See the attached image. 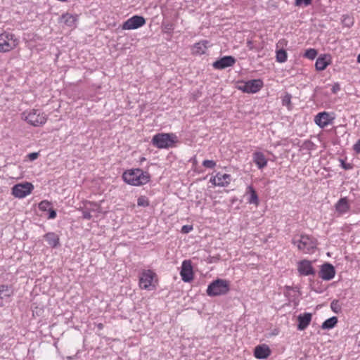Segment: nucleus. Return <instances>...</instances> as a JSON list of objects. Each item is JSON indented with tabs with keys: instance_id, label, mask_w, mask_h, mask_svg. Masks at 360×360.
<instances>
[{
	"instance_id": "f257e3e1",
	"label": "nucleus",
	"mask_w": 360,
	"mask_h": 360,
	"mask_svg": "<svg viewBox=\"0 0 360 360\" xmlns=\"http://www.w3.org/2000/svg\"><path fill=\"white\" fill-rule=\"evenodd\" d=\"M122 178L127 184L140 186L149 182L150 176L148 172L137 168L126 170L122 174Z\"/></svg>"
},
{
	"instance_id": "f03ea898",
	"label": "nucleus",
	"mask_w": 360,
	"mask_h": 360,
	"mask_svg": "<svg viewBox=\"0 0 360 360\" xmlns=\"http://www.w3.org/2000/svg\"><path fill=\"white\" fill-rule=\"evenodd\" d=\"M21 119L28 124L37 127L44 125L48 119L47 115L41 109H27L20 115Z\"/></svg>"
},
{
	"instance_id": "7ed1b4c3",
	"label": "nucleus",
	"mask_w": 360,
	"mask_h": 360,
	"mask_svg": "<svg viewBox=\"0 0 360 360\" xmlns=\"http://www.w3.org/2000/svg\"><path fill=\"white\" fill-rule=\"evenodd\" d=\"M292 243L297 246L300 251L304 254L314 252L317 246L316 239L312 236L306 234L295 236L292 239Z\"/></svg>"
},
{
	"instance_id": "20e7f679",
	"label": "nucleus",
	"mask_w": 360,
	"mask_h": 360,
	"mask_svg": "<svg viewBox=\"0 0 360 360\" xmlns=\"http://www.w3.org/2000/svg\"><path fill=\"white\" fill-rule=\"evenodd\" d=\"M177 141V136L173 133H159L151 140L152 144L160 149L172 148Z\"/></svg>"
},
{
	"instance_id": "39448f33",
	"label": "nucleus",
	"mask_w": 360,
	"mask_h": 360,
	"mask_svg": "<svg viewBox=\"0 0 360 360\" xmlns=\"http://www.w3.org/2000/svg\"><path fill=\"white\" fill-rule=\"evenodd\" d=\"M230 290L229 282L218 278L212 281L207 287V294L210 297L226 295Z\"/></svg>"
},
{
	"instance_id": "423d86ee",
	"label": "nucleus",
	"mask_w": 360,
	"mask_h": 360,
	"mask_svg": "<svg viewBox=\"0 0 360 360\" xmlns=\"http://www.w3.org/2000/svg\"><path fill=\"white\" fill-rule=\"evenodd\" d=\"M18 44V40L12 32L4 31L0 32V53L9 52Z\"/></svg>"
},
{
	"instance_id": "0eeeda50",
	"label": "nucleus",
	"mask_w": 360,
	"mask_h": 360,
	"mask_svg": "<svg viewBox=\"0 0 360 360\" xmlns=\"http://www.w3.org/2000/svg\"><path fill=\"white\" fill-rule=\"evenodd\" d=\"M156 277V274L150 270H143L139 275V286L141 289L146 290H152L155 288L153 283L154 278Z\"/></svg>"
},
{
	"instance_id": "6e6552de",
	"label": "nucleus",
	"mask_w": 360,
	"mask_h": 360,
	"mask_svg": "<svg viewBox=\"0 0 360 360\" xmlns=\"http://www.w3.org/2000/svg\"><path fill=\"white\" fill-rule=\"evenodd\" d=\"M264 82L260 79H255L247 82H241L238 89L244 93L255 94L263 87Z\"/></svg>"
},
{
	"instance_id": "1a4fd4ad",
	"label": "nucleus",
	"mask_w": 360,
	"mask_h": 360,
	"mask_svg": "<svg viewBox=\"0 0 360 360\" xmlns=\"http://www.w3.org/2000/svg\"><path fill=\"white\" fill-rule=\"evenodd\" d=\"M34 189L33 185L30 182H23L14 185L11 189L12 195L17 198H24L30 195Z\"/></svg>"
},
{
	"instance_id": "9d476101",
	"label": "nucleus",
	"mask_w": 360,
	"mask_h": 360,
	"mask_svg": "<svg viewBox=\"0 0 360 360\" xmlns=\"http://www.w3.org/2000/svg\"><path fill=\"white\" fill-rule=\"evenodd\" d=\"M145 23L146 20L143 17L134 15L123 22L122 29L124 30H135L143 26Z\"/></svg>"
},
{
	"instance_id": "9b49d317",
	"label": "nucleus",
	"mask_w": 360,
	"mask_h": 360,
	"mask_svg": "<svg viewBox=\"0 0 360 360\" xmlns=\"http://www.w3.org/2000/svg\"><path fill=\"white\" fill-rule=\"evenodd\" d=\"M335 119V117L333 116L332 114L323 111L319 112L315 117H314V122L316 124H317L320 128H324L327 127L328 125L333 123V120Z\"/></svg>"
},
{
	"instance_id": "f8f14e48",
	"label": "nucleus",
	"mask_w": 360,
	"mask_h": 360,
	"mask_svg": "<svg viewBox=\"0 0 360 360\" xmlns=\"http://www.w3.org/2000/svg\"><path fill=\"white\" fill-rule=\"evenodd\" d=\"M180 275L183 281L188 283L193 278V271L191 262L190 260H184L181 264V269Z\"/></svg>"
},
{
	"instance_id": "ddd939ff",
	"label": "nucleus",
	"mask_w": 360,
	"mask_h": 360,
	"mask_svg": "<svg viewBox=\"0 0 360 360\" xmlns=\"http://www.w3.org/2000/svg\"><path fill=\"white\" fill-rule=\"evenodd\" d=\"M236 60L231 56H226L217 60L212 64V67L216 70H224L232 67L236 63Z\"/></svg>"
},
{
	"instance_id": "4468645a",
	"label": "nucleus",
	"mask_w": 360,
	"mask_h": 360,
	"mask_svg": "<svg viewBox=\"0 0 360 360\" xmlns=\"http://www.w3.org/2000/svg\"><path fill=\"white\" fill-rule=\"evenodd\" d=\"M335 209L338 216L346 214L350 211L351 206L347 197L340 198L335 205Z\"/></svg>"
},
{
	"instance_id": "2eb2a0df",
	"label": "nucleus",
	"mask_w": 360,
	"mask_h": 360,
	"mask_svg": "<svg viewBox=\"0 0 360 360\" xmlns=\"http://www.w3.org/2000/svg\"><path fill=\"white\" fill-rule=\"evenodd\" d=\"M297 270L301 276H310L315 274L311 262L307 259L298 262Z\"/></svg>"
},
{
	"instance_id": "dca6fc26",
	"label": "nucleus",
	"mask_w": 360,
	"mask_h": 360,
	"mask_svg": "<svg viewBox=\"0 0 360 360\" xmlns=\"http://www.w3.org/2000/svg\"><path fill=\"white\" fill-rule=\"evenodd\" d=\"M335 274L334 266L329 264L326 263L321 266L319 276L324 281H330L333 279Z\"/></svg>"
},
{
	"instance_id": "f3484780",
	"label": "nucleus",
	"mask_w": 360,
	"mask_h": 360,
	"mask_svg": "<svg viewBox=\"0 0 360 360\" xmlns=\"http://www.w3.org/2000/svg\"><path fill=\"white\" fill-rule=\"evenodd\" d=\"M271 353L269 347L265 344L259 345L254 349V356L258 359H265L270 356Z\"/></svg>"
},
{
	"instance_id": "a211bd4d",
	"label": "nucleus",
	"mask_w": 360,
	"mask_h": 360,
	"mask_svg": "<svg viewBox=\"0 0 360 360\" xmlns=\"http://www.w3.org/2000/svg\"><path fill=\"white\" fill-rule=\"evenodd\" d=\"M311 314L305 312L304 314H301L297 316V330H305L308 326L310 324L311 321Z\"/></svg>"
},
{
	"instance_id": "6ab92c4d",
	"label": "nucleus",
	"mask_w": 360,
	"mask_h": 360,
	"mask_svg": "<svg viewBox=\"0 0 360 360\" xmlns=\"http://www.w3.org/2000/svg\"><path fill=\"white\" fill-rule=\"evenodd\" d=\"M77 21V15L68 13L63 14L59 20L60 24H63L70 27H75Z\"/></svg>"
},
{
	"instance_id": "aec40b11",
	"label": "nucleus",
	"mask_w": 360,
	"mask_h": 360,
	"mask_svg": "<svg viewBox=\"0 0 360 360\" xmlns=\"http://www.w3.org/2000/svg\"><path fill=\"white\" fill-rule=\"evenodd\" d=\"M252 160L259 169H262L267 165V159L260 151H256L253 153Z\"/></svg>"
},
{
	"instance_id": "412c9836",
	"label": "nucleus",
	"mask_w": 360,
	"mask_h": 360,
	"mask_svg": "<svg viewBox=\"0 0 360 360\" xmlns=\"http://www.w3.org/2000/svg\"><path fill=\"white\" fill-rule=\"evenodd\" d=\"M210 44V41L207 40H202L199 42L195 43L192 48V53L194 55H202L205 54Z\"/></svg>"
},
{
	"instance_id": "4be33fe9",
	"label": "nucleus",
	"mask_w": 360,
	"mask_h": 360,
	"mask_svg": "<svg viewBox=\"0 0 360 360\" xmlns=\"http://www.w3.org/2000/svg\"><path fill=\"white\" fill-rule=\"evenodd\" d=\"M246 194L249 195L248 202L249 204L257 206L259 203V197L252 186H248L246 190Z\"/></svg>"
},
{
	"instance_id": "5701e85b",
	"label": "nucleus",
	"mask_w": 360,
	"mask_h": 360,
	"mask_svg": "<svg viewBox=\"0 0 360 360\" xmlns=\"http://www.w3.org/2000/svg\"><path fill=\"white\" fill-rule=\"evenodd\" d=\"M44 238L51 248H56L59 245V237L53 232L46 233Z\"/></svg>"
},
{
	"instance_id": "b1692460",
	"label": "nucleus",
	"mask_w": 360,
	"mask_h": 360,
	"mask_svg": "<svg viewBox=\"0 0 360 360\" xmlns=\"http://www.w3.org/2000/svg\"><path fill=\"white\" fill-rule=\"evenodd\" d=\"M217 186L219 187H226L227 186L231 180V176L230 174H221L220 172H218L217 174Z\"/></svg>"
},
{
	"instance_id": "393cba45",
	"label": "nucleus",
	"mask_w": 360,
	"mask_h": 360,
	"mask_svg": "<svg viewBox=\"0 0 360 360\" xmlns=\"http://www.w3.org/2000/svg\"><path fill=\"white\" fill-rule=\"evenodd\" d=\"M328 65L329 63L326 60V56H320L316 60L315 68L317 70L322 71L325 70Z\"/></svg>"
},
{
	"instance_id": "a878e982",
	"label": "nucleus",
	"mask_w": 360,
	"mask_h": 360,
	"mask_svg": "<svg viewBox=\"0 0 360 360\" xmlns=\"http://www.w3.org/2000/svg\"><path fill=\"white\" fill-rule=\"evenodd\" d=\"M338 323V318L336 316L330 317L326 319L321 325L322 329L330 330L335 327Z\"/></svg>"
},
{
	"instance_id": "bb28decb",
	"label": "nucleus",
	"mask_w": 360,
	"mask_h": 360,
	"mask_svg": "<svg viewBox=\"0 0 360 360\" xmlns=\"http://www.w3.org/2000/svg\"><path fill=\"white\" fill-rule=\"evenodd\" d=\"M13 294L11 287L7 285H0V299L3 300L5 297H8Z\"/></svg>"
},
{
	"instance_id": "cd10ccee",
	"label": "nucleus",
	"mask_w": 360,
	"mask_h": 360,
	"mask_svg": "<svg viewBox=\"0 0 360 360\" xmlns=\"http://www.w3.org/2000/svg\"><path fill=\"white\" fill-rule=\"evenodd\" d=\"M174 30V25L169 22L163 21L162 23V30L165 34L172 35Z\"/></svg>"
},
{
	"instance_id": "c85d7f7f",
	"label": "nucleus",
	"mask_w": 360,
	"mask_h": 360,
	"mask_svg": "<svg viewBox=\"0 0 360 360\" xmlns=\"http://www.w3.org/2000/svg\"><path fill=\"white\" fill-rule=\"evenodd\" d=\"M276 60L278 63H285L287 60V53L284 49H279L276 51Z\"/></svg>"
},
{
	"instance_id": "c756f323",
	"label": "nucleus",
	"mask_w": 360,
	"mask_h": 360,
	"mask_svg": "<svg viewBox=\"0 0 360 360\" xmlns=\"http://www.w3.org/2000/svg\"><path fill=\"white\" fill-rule=\"evenodd\" d=\"M86 205H87L89 207V209L91 210V214H92V213H98L101 212V207L99 205L96 204V203H94V202H87L86 203H85Z\"/></svg>"
},
{
	"instance_id": "7c9ffc66",
	"label": "nucleus",
	"mask_w": 360,
	"mask_h": 360,
	"mask_svg": "<svg viewBox=\"0 0 360 360\" xmlns=\"http://www.w3.org/2000/svg\"><path fill=\"white\" fill-rule=\"evenodd\" d=\"M317 56V51L314 49H309L306 50L304 56L308 59L314 60Z\"/></svg>"
},
{
	"instance_id": "2f4dec72",
	"label": "nucleus",
	"mask_w": 360,
	"mask_h": 360,
	"mask_svg": "<svg viewBox=\"0 0 360 360\" xmlns=\"http://www.w3.org/2000/svg\"><path fill=\"white\" fill-rule=\"evenodd\" d=\"M137 205L139 207H148L149 205V200L145 195H141L137 199Z\"/></svg>"
},
{
	"instance_id": "473e14b6",
	"label": "nucleus",
	"mask_w": 360,
	"mask_h": 360,
	"mask_svg": "<svg viewBox=\"0 0 360 360\" xmlns=\"http://www.w3.org/2000/svg\"><path fill=\"white\" fill-rule=\"evenodd\" d=\"M51 208V203L48 200H42L39 204V209L42 212H46Z\"/></svg>"
},
{
	"instance_id": "72a5a7b5",
	"label": "nucleus",
	"mask_w": 360,
	"mask_h": 360,
	"mask_svg": "<svg viewBox=\"0 0 360 360\" xmlns=\"http://www.w3.org/2000/svg\"><path fill=\"white\" fill-rule=\"evenodd\" d=\"M82 213V217L85 219H91L92 217V214H91V210L89 209V207L84 205V207L81 210Z\"/></svg>"
},
{
	"instance_id": "f704fd0d",
	"label": "nucleus",
	"mask_w": 360,
	"mask_h": 360,
	"mask_svg": "<svg viewBox=\"0 0 360 360\" xmlns=\"http://www.w3.org/2000/svg\"><path fill=\"white\" fill-rule=\"evenodd\" d=\"M216 165V162L212 160H205L202 162V166L206 168L213 169Z\"/></svg>"
},
{
	"instance_id": "c9c22d12",
	"label": "nucleus",
	"mask_w": 360,
	"mask_h": 360,
	"mask_svg": "<svg viewBox=\"0 0 360 360\" xmlns=\"http://www.w3.org/2000/svg\"><path fill=\"white\" fill-rule=\"evenodd\" d=\"M330 307L335 313H338L341 309L338 300H333L330 304Z\"/></svg>"
},
{
	"instance_id": "e433bc0d",
	"label": "nucleus",
	"mask_w": 360,
	"mask_h": 360,
	"mask_svg": "<svg viewBox=\"0 0 360 360\" xmlns=\"http://www.w3.org/2000/svg\"><path fill=\"white\" fill-rule=\"evenodd\" d=\"M340 166L345 170H350L353 168L352 163L346 162L343 159H340Z\"/></svg>"
},
{
	"instance_id": "4c0bfd02",
	"label": "nucleus",
	"mask_w": 360,
	"mask_h": 360,
	"mask_svg": "<svg viewBox=\"0 0 360 360\" xmlns=\"http://www.w3.org/2000/svg\"><path fill=\"white\" fill-rule=\"evenodd\" d=\"M312 0H295V5L297 6H300L304 5V6H307L311 4Z\"/></svg>"
},
{
	"instance_id": "58836bf2",
	"label": "nucleus",
	"mask_w": 360,
	"mask_h": 360,
	"mask_svg": "<svg viewBox=\"0 0 360 360\" xmlns=\"http://www.w3.org/2000/svg\"><path fill=\"white\" fill-rule=\"evenodd\" d=\"M291 102V96L290 94H286L282 99V103L283 105H289Z\"/></svg>"
},
{
	"instance_id": "ea45409f",
	"label": "nucleus",
	"mask_w": 360,
	"mask_h": 360,
	"mask_svg": "<svg viewBox=\"0 0 360 360\" xmlns=\"http://www.w3.org/2000/svg\"><path fill=\"white\" fill-rule=\"evenodd\" d=\"M48 212H49V216H48L49 219H53L56 217V215H57L56 212L52 207L51 209H49V210H48Z\"/></svg>"
},
{
	"instance_id": "a19ab883",
	"label": "nucleus",
	"mask_w": 360,
	"mask_h": 360,
	"mask_svg": "<svg viewBox=\"0 0 360 360\" xmlns=\"http://www.w3.org/2000/svg\"><path fill=\"white\" fill-rule=\"evenodd\" d=\"M193 230V226L190 225H184L181 228V232L184 233H188Z\"/></svg>"
},
{
	"instance_id": "79ce46f5",
	"label": "nucleus",
	"mask_w": 360,
	"mask_h": 360,
	"mask_svg": "<svg viewBox=\"0 0 360 360\" xmlns=\"http://www.w3.org/2000/svg\"><path fill=\"white\" fill-rule=\"evenodd\" d=\"M353 150L356 154H360V139L353 146Z\"/></svg>"
},
{
	"instance_id": "37998d69",
	"label": "nucleus",
	"mask_w": 360,
	"mask_h": 360,
	"mask_svg": "<svg viewBox=\"0 0 360 360\" xmlns=\"http://www.w3.org/2000/svg\"><path fill=\"white\" fill-rule=\"evenodd\" d=\"M340 90V85L338 83H335L331 89V91L333 94L338 93Z\"/></svg>"
},
{
	"instance_id": "c03bdc74",
	"label": "nucleus",
	"mask_w": 360,
	"mask_h": 360,
	"mask_svg": "<svg viewBox=\"0 0 360 360\" xmlns=\"http://www.w3.org/2000/svg\"><path fill=\"white\" fill-rule=\"evenodd\" d=\"M39 157V153H31L28 154V158L33 161Z\"/></svg>"
},
{
	"instance_id": "a18cd8bd",
	"label": "nucleus",
	"mask_w": 360,
	"mask_h": 360,
	"mask_svg": "<svg viewBox=\"0 0 360 360\" xmlns=\"http://www.w3.org/2000/svg\"><path fill=\"white\" fill-rule=\"evenodd\" d=\"M210 182L212 184H213L214 186H217V174L214 176H212L210 178Z\"/></svg>"
},
{
	"instance_id": "49530a36",
	"label": "nucleus",
	"mask_w": 360,
	"mask_h": 360,
	"mask_svg": "<svg viewBox=\"0 0 360 360\" xmlns=\"http://www.w3.org/2000/svg\"><path fill=\"white\" fill-rule=\"evenodd\" d=\"M247 46L250 50H253L255 46H254L253 42L251 40H248L247 41Z\"/></svg>"
},
{
	"instance_id": "de8ad7c7",
	"label": "nucleus",
	"mask_w": 360,
	"mask_h": 360,
	"mask_svg": "<svg viewBox=\"0 0 360 360\" xmlns=\"http://www.w3.org/2000/svg\"><path fill=\"white\" fill-rule=\"evenodd\" d=\"M357 62L360 63V53L357 56Z\"/></svg>"
},
{
	"instance_id": "09e8293b",
	"label": "nucleus",
	"mask_w": 360,
	"mask_h": 360,
	"mask_svg": "<svg viewBox=\"0 0 360 360\" xmlns=\"http://www.w3.org/2000/svg\"><path fill=\"white\" fill-rule=\"evenodd\" d=\"M146 160V158L144 157H142L141 159H140V162H142L143 161Z\"/></svg>"
},
{
	"instance_id": "8fccbe9b",
	"label": "nucleus",
	"mask_w": 360,
	"mask_h": 360,
	"mask_svg": "<svg viewBox=\"0 0 360 360\" xmlns=\"http://www.w3.org/2000/svg\"><path fill=\"white\" fill-rule=\"evenodd\" d=\"M253 50H255L257 51H259L260 49L259 47L255 46V49Z\"/></svg>"
},
{
	"instance_id": "3c124183",
	"label": "nucleus",
	"mask_w": 360,
	"mask_h": 360,
	"mask_svg": "<svg viewBox=\"0 0 360 360\" xmlns=\"http://www.w3.org/2000/svg\"><path fill=\"white\" fill-rule=\"evenodd\" d=\"M99 328H102V325H101V324H100V325H99Z\"/></svg>"
}]
</instances>
